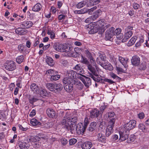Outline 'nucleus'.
I'll return each instance as SVG.
<instances>
[{"label": "nucleus", "instance_id": "nucleus-1", "mask_svg": "<svg viewBox=\"0 0 149 149\" xmlns=\"http://www.w3.org/2000/svg\"><path fill=\"white\" fill-rule=\"evenodd\" d=\"M92 26L88 25L87 29L89 34H93L97 33L101 29L105 30L111 26L109 24H107L104 19L99 20L96 22H93Z\"/></svg>", "mask_w": 149, "mask_h": 149}, {"label": "nucleus", "instance_id": "nucleus-2", "mask_svg": "<svg viewBox=\"0 0 149 149\" xmlns=\"http://www.w3.org/2000/svg\"><path fill=\"white\" fill-rule=\"evenodd\" d=\"M76 122V118H70L64 116L61 122L63 127L73 134L74 133Z\"/></svg>", "mask_w": 149, "mask_h": 149}, {"label": "nucleus", "instance_id": "nucleus-3", "mask_svg": "<svg viewBox=\"0 0 149 149\" xmlns=\"http://www.w3.org/2000/svg\"><path fill=\"white\" fill-rule=\"evenodd\" d=\"M30 88L34 93L36 94H39L41 96H45L47 94V91L45 89L40 88L35 83L32 84L30 86Z\"/></svg>", "mask_w": 149, "mask_h": 149}, {"label": "nucleus", "instance_id": "nucleus-4", "mask_svg": "<svg viewBox=\"0 0 149 149\" xmlns=\"http://www.w3.org/2000/svg\"><path fill=\"white\" fill-rule=\"evenodd\" d=\"M74 81L71 79L64 78L63 80L64 84V88L65 91L68 93L72 92L73 90V85L74 84H72L71 81Z\"/></svg>", "mask_w": 149, "mask_h": 149}, {"label": "nucleus", "instance_id": "nucleus-5", "mask_svg": "<svg viewBox=\"0 0 149 149\" xmlns=\"http://www.w3.org/2000/svg\"><path fill=\"white\" fill-rule=\"evenodd\" d=\"M115 122V120L112 118L110 120L109 123V125L107 126L106 130V136H109L113 132V127H114Z\"/></svg>", "mask_w": 149, "mask_h": 149}, {"label": "nucleus", "instance_id": "nucleus-6", "mask_svg": "<svg viewBox=\"0 0 149 149\" xmlns=\"http://www.w3.org/2000/svg\"><path fill=\"white\" fill-rule=\"evenodd\" d=\"M53 47L57 51L61 52H66L68 49L67 46L62 44H60L57 42H55L54 44Z\"/></svg>", "mask_w": 149, "mask_h": 149}, {"label": "nucleus", "instance_id": "nucleus-7", "mask_svg": "<svg viewBox=\"0 0 149 149\" xmlns=\"http://www.w3.org/2000/svg\"><path fill=\"white\" fill-rule=\"evenodd\" d=\"M24 142H19V146L21 149H28L29 147V142L30 141V139L28 137H25Z\"/></svg>", "mask_w": 149, "mask_h": 149}, {"label": "nucleus", "instance_id": "nucleus-8", "mask_svg": "<svg viewBox=\"0 0 149 149\" xmlns=\"http://www.w3.org/2000/svg\"><path fill=\"white\" fill-rule=\"evenodd\" d=\"M5 68L7 70L13 71L16 68L15 63L13 61H7L4 65Z\"/></svg>", "mask_w": 149, "mask_h": 149}, {"label": "nucleus", "instance_id": "nucleus-9", "mask_svg": "<svg viewBox=\"0 0 149 149\" xmlns=\"http://www.w3.org/2000/svg\"><path fill=\"white\" fill-rule=\"evenodd\" d=\"M136 124V121L134 120H130L128 123L124 125V128L125 130L129 131V130L135 127Z\"/></svg>", "mask_w": 149, "mask_h": 149}, {"label": "nucleus", "instance_id": "nucleus-10", "mask_svg": "<svg viewBox=\"0 0 149 149\" xmlns=\"http://www.w3.org/2000/svg\"><path fill=\"white\" fill-rule=\"evenodd\" d=\"M115 28L113 27H111L109 30L106 31V39L108 40H110L114 35V30Z\"/></svg>", "mask_w": 149, "mask_h": 149}, {"label": "nucleus", "instance_id": "nucleus-11", "mask_svg": "<svg viewBox=\"0 0 149 149\" xmlns=\"http://www.w3.org/2000/svg\"><path fill=\"white\" fill-rule=\"evenodd\" d=\"M75 128L76 132L78 134H84L86 129L84 127L83 124L81 123L78 124L76 127H75Z\"/></svg>", "mask_w": 149, "mask_h": 149}, {"label": "nucleus", "instance_id": "nucleus-12", "mask_svg": "<svg viewBox=\"0 0 149 149\" xmlns=\"http://www.w3.org/2000/svg\"><path fill=\"white\" fill-rule=\"evenodd\" d=\"M100 115L99 111L96 108L94 109L90 112V118H96Z\"/></svg>", "mask_w": 149, "mask_h": 149}, {"label": "nucleus", "instance_id": "nucleus-13", "mask_svg": "<svg viewBox=\"0 0 149 149\" xmlns=\"http://www.w3.org/2000/svg\"><path fill=\"white\" fill-rule=\"evenodd\" d=\"M46 113L48 116L50 118L56 119L57 117V115L56 114L55 111L51 108L48 109L46 110Z\"/></svg>", "mask_w": 149, "mask_h": 149}, {"label": "nucleus", "instance_id": "nucleus-14", "mask_svg": "<svg viewBox=\"0 0 149 149\" xmlns=\"http://www.w3.org/2000/svg\"><path fill=\"white\" fill-rule=\"evenodd\" d=\"M120 139L124 141L127 139L128 137L129 131H124L123 132L120 131L119 132Z\"/></svg>", "mask_w": 149, "mask_h": 149}, {"label": "nucleus", "instance_id": "nucleus-15", "mask_svg": "<svg viewBox=\"0 0 149 149\" xmlns=\"http://www.w3.org/2000/svg\"><path fill=\"white\" fill-rule=\"evenodd\" d=\"M131 61L133 65L137 66L140 63V58L138 56L135 55L132 57Z\"/></svg>", "mask_w": 149, "mask_h": 149}, {"label": "nucleus", "instance_id": "nucleus-16", "mask_svg": "<svg viewBox=\"0 0 149 149\" xmlns=\"http://www.w3.org/2000/svg\"><path fill=\"white\" fill-rule=\"evenodd\" d=\"M88 69L92 72V73L95 76H98V74L97 73L96 69H97L96 66V67L92 66L91 64L88 65Z\"/></svg>", "mask_w": 149, "mask_h": 149}, {"label": "nucleus", "instance_id": "nucleus-17", "mask_svg": "<svg viewBox=\"0 0 149 149\" xmlns=\"http://www.w3.org/2000/svg\"><path fill=\"white\" fill-rule=\"evenodd\" d=\"M83 76L84 77V81H83V83L87 88H88L91 84V80L90 78L85 76Z\"/></svg>", "mask_w": 149, "mask_h": 149}, {"label": "nucleus", "instance_id": "nucleus-18", "mask_svg": "<svg viewBox=\"0 0 149 149\" xmlns=\"http://www.w3.org/2000/svg\"><path fill=\"white\" fill-rule=\"evenodd\" d=\"M15 31L17 34L22 35L27 33V30L22 28H18L15 30Z\"/></svg>", "mask_w": 149, "mask_h": 149}, {"label": "nucleus", "instance_id": "nucleus-19", "mask_svg": "<svg viewBox=\"0 0 149 149\" xmlns=\"http://www.w3.org/2000/svg\"><path fill=\"white\" fill-rule=\"evenodd\" d=\"M29 101L30 103L33 104V103L40 100V97L37 96H30L29 97Z\"/></svg>", "mask_w": 149, "mask_h": 149}, {"label": "nucleus", "instance_id": "nucleus-20", "mask_svg": "<svg viewBox=\"0 0 149 149\" xmlns=\"http://www.w3.org/2000/svg\"><path fill=\"white\" fill-rule=\"evenodd\" d=\"M71 82L72 84H73L74 85H75L77 88L79 90H81L83 88L84 86L80 81L74 80V81H72Z\"/></svg>", "mask_w": 149, "mask_h": 149}, {"label": "nucleus", "instance_id": "nucleus-21", "mask_svg": "<svg viewBox=\"0 0 149 149\" xmlns=\"http://www.w3.org/2000/svg\"><path fill=\"white\" fill-rule=\"evenodd\" d=\"M63 88V86L62 84L60 83L58 84L55 83L54 92L57 93H58L62 90Z\"/></svg>", "mask_w": 149, "mask_h": 149}, {"label": "nucleus", "instance_id": "nucleus-22", "mask_svg": "<svg viewBox=\"0 0 149 149\" xmlns=\"http://www.w3.org/2000/svg\"><path fill=\"white\" fill-rule=\"evenodd\" d=\"M92 146V143L89 141H87L83 143L81 147L83 149H90Z\"/></svg>", "mask_w": 149, "mask_h": 149}, {"label": "nucleus", "instance_id": "nucleus-23", "mask_svg": "<svg viewBox=\"0 0 149 149\" xmlns=\"http://www.w3.org/2000/svg\"><path fill=\"white\" fill-rule=\"evenodd\" d=\"M132 31L126 32L124 38L122 39V42H126L132 36Z\"/></svg>", "mask_w": 149, "mask_h": 149}, {"label": "nucleus", "instance_id": "nucleus-24", "mask_svg": "<svg viewBox=\"0 0 149 149\" xmlns=\"http://www.w3.org/2000/svg\"><path fill=\"white\" fill-rule=\"evenodd\" d=\"M73 69L76 70V71L78 72V73L84 74V70L80 64H77L73 68Z\"/></svg>", "mask_w": 149, "mask_h": 149}, {"label": "nucleus", "instance_id": "nucleus-25", "mask_svg": "<svg viewBox=\"0 0 149 149\" xmlns=\"http://www.w3.org/2000/svg\"><path fill=\"white\" fill-rule=\"evenodd\" d=\"M97 123L93 122L91 123L89 127L87 129V130L90 132H92L96 129Z\"/></svg>", "mask_w": 149, "mask_h": 149}, {"label": "nucleus", "instance_id": "nucleus-26", "mask_svg": "<svg viewBox=\"0 0 149 149\" xmlns=\"http://www.w3.org/2000/svg\"><path fill=\"white\" fill-rule=\"evenodd\" d=\"M100 65L104 69L107 70H111L113 69L112 66L109 63H107V64L101 63Z\"/></svg>", "mask_w": 149, "mask_h": 149}, {"label": "nucleus", "instance_id": "nucleus-27", "mask_svg": "<svg viewBox=\"0 0 149 149\" xmlns=\"http://www.w3.org/2000/svg\"><path fill=\"white\" fill-rule=\"evenodd\" d=\"M118 60L125 68L127 67V64L128 62V59H125L124 58L122 57L121 56H119V57Z\"/></svg>", "mask_w": 149, "mask_h": 149}, {"label": "nucleus", "instance_id": "nucleus-28", "mask_svg": "<svg viewBox=\"0 0 149 149\" xmlns=\"http://www.w3.org/2000/svg\"><path fill=\"white\" fill-rule=\"evenodd\" d=\"M42 6L41 4L38 3L32 8V10L35 12H38L41 10Z\"/></svg>", "mask_w": 149, "mask_h": 149}, {"label": "nucleus", "instance_id": "nucleus-29", "mask_svg": "<svg viewBox=\"0 0 149 149\" xmlns=\"http://www.w3.org/2000/svg\"><path fill=\"white\" fill-rule=\"evenodd\" d=\"M77 73L76 72L72 70L70 71L68 73L69 77H66L67 78L71 79L72 80H74V79L76 78V75Z\"/></svg>", "mask_w": 149, "mask_h": 149}, {"label": "nucleus", "instance_id": "nucleus-30", "mask_svg": "<svg viewBox=\"0 0 149 149\" xmlns=\"http://www.w3.org/2000/svg\"><path fill=\"white\" fill-rule=\"evenodd\" d=\"M66 52L67 53L66 54L67 56L73 57H76L78 56V53L75 51H72L71 50L70 51L67 50Z\"/></svg>", "mask_w": 149, "mask_h": 149}, {"label": "nucleus", "instance_id": "nucleus-31", "mask_svg": "<svg viewBox=\"0 0 149 149\" xmlns=\"http://www.w3.org/2000/svg\"><path fill=\"white\" fill-rule=\"evenodd\" d=\"M22 26L26 27V28H29L32 26L33 23L31 21H24L22 24Z\"/></svg>", "mask_w": 149, "mask_h": 149}, {"label": "nucleus", "instance_id": "nucleus-32", "mask_svg": "<svg viewBox=\"0 0 149 149\" xmlns=\"http://www.w3.org/2000/svg\"><path fill=\"white\" fill-rule=\"evenodd\" d=\"M55 83L53 84L48 83L46 84L47 88L51 91L54 92V87H55Z\"/></svg>", "mask_w": 149, "mask_h": 149}, {"label": "nucleus", "instance_id": "nucleus-33", "mask_svg": "<svg viewBox=\"0 0 149 149\" xmlns=\"http://www.w3.org/2000/svg\"><path fill=\"white\" fill-rule=\"evenodd\" d=\"M46 61L47 63L51 66H53L54 64V62L53 59L49 56L47 57Z\"/></svg>", "mask_w": 149, "mask_h": 149}, {"label": "nucleus", "instance_id": "nucleus-34", "mask_svg": "<svg viewBox=\"0 0 149 149\" xmlns=\"http://www.w3.org/2000/svg\"><path fill=\"white\" fill-rule=\"evenodd\" d=\"M30 123L33 126H40L41 124V123L36 118H34L31 120Z\"/></svg>", "mask_w": 149, "mask_h": 149}, {"label": "nucleus", "instance_id": "nucleus-35", "mask_svg": "<svg viewBox=\"0 0 149 149\" xmlns=\"http://www.w3.org/2000/svg\"><path fill=\"white\" fill-rule=\"evenodd\" d=\"M87 9L84 8L80 10H76L74 11V13L77 14H82L88 13Z\"/></svg>", "mask_w": 149, "mask_h": 149}, {"label": "nucleus", "instance_id": "nucleus-36", "mask_svg": "<svg viewBox=\"0 0 149 149\" xmlns=\"http://www.w3.org/2000/svg\"><path fill=\"white\" fill-rule=\"evenodd\" d=\"M139 130H141L143 132H145L148 130V128L146 127L145 125L143 123H140L138 126Z\"/></svg>", "mask_w": 149, "mask_h": 149}, {"label": "nucleus", "instance_id": "nucleus-37", "mask_svg": "<svg viewBox=\"0 0 149 149\" xmlns=\"http://www.w3.org/2000/svg\"><path fill=\"white\" fill-rule=\"evenodd\" d=\"M89 74L90 75L89 76L91 78H92L95 81L102 83V80H103V79L101 78L100 77H99L96 78L92 74L90 73Z\"/></svg>", "mask_w": 149, "mask_h": 149}, {"label": "nucleus", "instance_id": "nucleus-38", "mask_svg": "<svg viewBox=\"0 0 149 149\" xmlns=\"http://www.w3.org/2000/svg\"><path fill=\"white\" fill-rule=\"evenodd\" d=\"M50 79L52 81H56L58 80L60 77V75L57 74L50 75Z\"/></svg>", "mask_w": 149, "mask_h": 149}, {"label": "nucleus", "instance_id": "nucleus-39", "mask_svg": "<svg viewBox=\"0 0 149 149\" xmlns=\"http://www.w3.org/2000/svg\"><path fill=\"white\" fill-rule=\"evenodd\" d=\"M47 34L50 35V38L51 39H54L55 37V35L54 33L50 29H48L47 32Z\"/></svg>", "mask_w": 149, "mask_h": 149}, {"label": "nucleus", "instance_id": "nucleus-40", "mask_svg": "<svg viewBox=\"0 0 149 149\" xmlns=\"http://www.w3.org/2000/svg\"><path fill=\"white\" fill-rule=\"evenodd\" d=\"M24 60V56L22 55L18 56L16 59L17 62L19 64H20L23 62Z\"/></svg>", "mask_w": 149, "mask_h": 149}, {"label": "nucleus", "instance_id": "nucleus-41", "mask_svg": "<svg viewBox=\"0 0 149 149\" xmlns=\"http://www.w3.org/2000/svg\"><path fill=\"white\" fill-rule=\"evenodd\" d=\"M98 141L102 143H105L106 142V138L105 136L101 135L98 138Z\"/></svg>", "mask_w": 149, "mask_h": 149}, {"label": "nucleus", "instance_id": "nucleus-42", "mask_svg": "<svg viewBox=\"0 0 149 149\" xmlns=\"http://www.w3.org/2000/svg\"><path fill=\"white\" fill-rule=\"evenodd\" d=\"M81 62L85 64L88 65L90 64V62L88 61L87 58L84 57L83 56H81Z\"/></svg>", "mask_w": 149, "mask_h": 149}, {"label": "nucleus", "instance_id": "nucleus-43", "mask_svg": "<svg viewBox=\"0 0 149 149\" xmlns=\"http://www.w3.org/2000/svg\"><path fill=\"white\" fill-rule=\"evenodd\" d=\"M86 2L84 1H81L76 6L77 7L80 8L84 6L86 4Z\"/></svg>", "mask_w": 149, "mask_h": 149}, {"label": "nucleus", "instance_id": "nucleus-44", "mask_svg": "<svg viewBox=\"0 0 149 149\" xmlns=\"http://www.w3.org/2000/svg\"><path fill=\"white\" fill-rule=\"evenodd\" d=\"M136 41V38H134L132 37L127 43V46H130L133 45L135 43Z\"/></svg>", "mask_w": 149, "mask_h": 149}, {"label": "nucleus", "instance_id": "nucleus-45", "mask_svg": "<svg viewBox=\"0 0 149 149\" xmlns=\"http://www.w3.org/2000/svg\"><path fill=\"white\" fill-rule=\"evenodd\" d=\"M135 139V136L132 135L130 136L129 138H128L127 141L128 143H131L133 142Z\"/></svg>", "mask_w": 149, "mask_h": 149}, {"label": "nucleus", "instance_id": "nucleus-46", "mask_svg": "<svg viewBox=\"0 0 149 149\" xmlns=\"http://www.w3.org/2000/svg\"><path fill=\"white\" fill-rule=\"evenodd\" d=\"M100 0H91L90 1V5L91 6L95 5L99 3Z\"/></svg>", "mask_w": 149, "mask_h": 149}, {"label": "nucleus", "instance_id": "nucleus-47", "mask_svg": "<svg viewBox=\"0 0 149 149\" xmlns=\"http://www.w3.org/2000/svg\"><path fill=\"white\" fill-rule=\"evenodd\" d=\"M146 63L145 62H142L140 65L139 68L142 70H145L146 68Z\"/></svg>", "mask_w": 149, "mask_h": 149}, {"label": "nucleus", "instance_id": "nucleus-48", "mask_svg": "<svg viewBox=\"0 0 149 149\" xmlns=\"http://www.w3.org/2000/svg\"><path fill=\"white\" fill-rule=\"evenodd\" d=\"M105 82H107L108 83H109L110 84H113L115 83V82H114L113 81H112L111 79L107 78H105L104 79H103V80H102V83H104Z\"/></svg>", "mask_w": 149, "mask_h": 149}, {"label": "nucleus", "instance_id": "nucleus-49", "mask_svg": "<svg viewBox=\"0 0 149 149\" xmlns=\"http://www.w3.org/2000/svg\"><path fill=\"white\" fill-rule=\"evenodd\" d=\"M81 74L80 73H77V78L80 79L82 82L83 81H84V77L83 76L84 75L82 74Z\"/></svg>", "mask_w": 149, "mask_h": 149}, {"label": "nucleus", "instance_id": "nucleus-50", "mask_svg": "<svg viewBox=\"0 0 149 149\" xmlns=\"http://www.w3.org/2000/svg\"><path fill=\"white\" fill-rule=\"evenodd\" d=\"M29 138L30 139V141L32 142H36L39 141V138L38 136H36L34 137H31V138L29 137Z\"/></svg>", "mask_w": 149, "mask_h": 149}, {"label": "nucleus", "instance_id": "nucleus-51", "mask_svg": "<svg viewBox=\"0 0 149 149\" xmlns=\"http://www.w3.org/2000/svg\"><path fill=\"white\" fill-rule=\"evenodd\" d=\"M102 11L100 10H98L94 13L93 15L95 17L97 16L98 17L102 14Z\"/></svg>", "mask_w": 149, "mask_h": 149}, {"label": "nucleus", "instance_id": "nucleus-52", "mask_svg": "<svg viewBox=\"0 0 149 149\" xmlns=\"http://www.w3.org/2000/svg\"><path fill=\"white\" fill-rule=\"evenodd\" d=\"M107 106L106 105H103L101 106L100 108V115H102L103 111H104L105 109L107 108Z\"/></svg>", "mask_w": 149, "mask_h": 149}, {"label": "nucleus", "instance_id": "nucleus-53", "mask_svg": "<svg viewBox=\"0 0 149 149\" xmlns=\"http://www.w3.org/2000/svg\"><path fill=\"white\" fill-rule=\"evenodd\" d=\"M122 30L120 28H117L114 30V35H116V36L121 33Z\"/></svg>", "mask_w": 149, "mask_h": 149}, {"label": "nucleus", "instance_id": "nucleus-54", "mask_svg": "<svg viewBox=\"0 0 149 149\" xmlns=\"http://www.w3.org/2000/svg\"><path fill=\"white\" fill-rule=\"evenodd\" d=\"M115 116V114L113 112H110L108 113V117L109 118H111V119L112 118H114L115 120L113 118H114ZM111 119H110V120Z\"/></svg>", "mask_w": 149, "mask_h": 149}, {"label": "nucleus", "instance_id": "nucleus-55", "mask_svg": "<svg viewBox=\"0 0 149 149\" xmlns=\"http://www.w3.org/2000/svg\"><path fill=\"white\" fill-rule=\"evenodd\" d=\"M77 142V140L75 139H70L69 142L70 145H72L75 144Z\"/></svg>", "mask_w": 149, "mask_h": 149}, {"label": "nucleus", "instance_id": "nucleus-56", "mask_svg": "<svg viewBox=\"0 0 149 149\" xmlns=\"http://www.w3.org/2000/svg\"><path fill=\"white\" fill-rule=\"evenodd\" d=\"M89 59L91 63L94 66L96 67V61L93 57H92V58H90Z\"/></svg>", "mask_w": 149, "mask_h": 149}, {"label": "nucleus", "instance_id": "nucleus-57", "mask_svg": "<svg viewBox=\"0 0 149 149\" xmlns=\"http://www.w3.org/2000/svg\"><path fill=\"white\" fill-rule=\"evenodd\" d=\"M110 76L111 77L113 78L114 79H120L121 78L117 76V75L115 74L114 73H111L110 74Z\"/></svg>", "mask_w": 149, "mask_h": 149}, {"label": "nucleus", "instance_id": "nucleus-58", "mask_svg": "<svg viewBox=\"0 0 149 149\" xmlns=\"http://www.w3.org/2000/svg\"><path fill=\"white\" fill-rule=\"evenodd\" d=\"M85 54H86L87 56L89 58H90L91 57L92 58V57L91 53L87 49L85 50Z\"/></svg>", "mask_w": 149, "mask_h": 149}, {"label": "nucleus", "instance_id": "nucleus-59", "mask_svg": "<svg viewBox=\"0 0 149 149\" xmlns=\"http://www.w3.org/2000/svg\"><path fill=\"white\" fill-rule=\"evenodd\" d=\"M54 71L53 70H49L46 72V74H49L50 76V75H53L54 74Z\"/></svg>", "mask_w": 149, "mask_h": 149}, {"label": "nucleus", "instance_id": "nucleus-60", "mask_svg": "<svg viewBox=\"0 0 149 149\" xmlns=\"http://www.w3.org/2000/svg\"><path fill=\"white\" fill-rule=\"evenodd\" d=\"M89 123V122L88 120V119L87 118H86L85 119L84 121V124L83 125V126L84 127H85L86 129L87 125H88Z\"/></svg>", "mask_w": 149, "mask_h": 149}, {"label": "nucleus", "instance_id": "nucleus-61", "mask_svg": "<svg viewBox=\"0 0 149 149\" xmlns=\"http://www.w3.org/2000/svg\"><path fill=\"white\" fill-rule=\"evenodd\" d=\"M36 111L35 109H33L30 112V114L29 115V116L30 117H32L36 115Z\"/></svg>", "mask_w": 149, "mask_h": 149}, {"label": "nucleus", "instance_id": "nucleus-62", "mask_svg": "<svg viewBox=\"0 0 149 149\" xmlns=\"http://www.w3.org/2000/svg\"><path fill=\"white\" fill-rule=\"evenodd\" d=\"M145 115L143 113H139L138 115V118L140 119H142L144 117Z\"/></svg>", "mask_w": 149, "mask_h": 149}, {"label": "nucleus", "instance_id": "nucleus-63", "mask_svg": "<svg viewBox=\"0 0 149 149\" xmlns=\"http://www.w3.org/2000/svg\"><path fill=\"white\" fill-rule=\"evenodd\" d=\"M133 6L134 8L136 10L140 8V5L137 3H134Z\"/></svg>", "mask_w": 149, "mask_h": 149}, {"label": "nucleus", "instance_id": "nucleus-64", "mask_svg": "<svg viewBox=\"0 0 149 149\" xmlns=\"http://www.w3.org/2000/svg\"><path fill=\"white\" fill-rule=\"evenodd\" d=\"M118 139V136L116 134L113 135L111 137V140L113 141H115Z\"/></svg>", "mask_w": 149, "mask_h": 149}]
</instances>
